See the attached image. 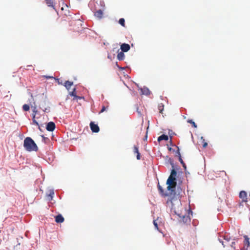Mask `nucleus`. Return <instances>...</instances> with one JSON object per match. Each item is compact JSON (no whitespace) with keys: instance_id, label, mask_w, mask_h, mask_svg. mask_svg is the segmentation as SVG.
Listing matches in <instances>:
<instances>
[{"instance_id":"nucleus-1","label":"nucleus","mask_w":250,"mask_h":250,"mask_svg":"<svg viewBox=\"0 0 250 250\" xmlns=\"http://www.w3.org/2000/svg\"><path fill=\"white\" fill-rule=\"evenodd\" d=\"M167 204L171 206V209L179 217V221L184 223H189L190 222V218L189 216V213L187 211L185 210L184 213L180 212L179 208L182 207L180 200L174 198L168 199Z\"/></svg>"},{"instance_id":"nucleus-2","label":"nucleus","mask_w":250,"mask_h":250,"mask_svg":"<svg viewBox=\"0 0 250 250\" xmlns=\"http://www.w3.org/2000/svg\"><path fill=\"white\" fill-rule=\"evenodd\" d=\"M177 175V171L174 168H173L169 176L167 181V189L171 192L174 191V189L177 185L176 177Z\"/></svg>"},{"instance_id":"nucleus-3","label":"nucleus","mask_w":250,"mask_h":250,"mask_svg":"<svg viewBox=\"0 0 250 250\" xmlns=\"http://www.w3.org/2000/svg\"><path fill=\"white\" fill-rule=\"evenodd\" d=\"M23 146L28 151H37L38 149V147L35 142L31 138L29 137L25 138L23 143Z\"/></svg>"},{"instance_id":"nucleus-4","label":"nucleus","mask_w":250,"mask_h":250,"mask_svg":"<svg viewBox=\"0 0 250 250\" xmlns=\"http://www.w3.org/2000/svg\"><path fill=\"white\" fill-rule=\"evenodd\" d=\"M90 127L93 132L97 133L100 131V128L98 125L91 122L90 123Z\"/></svg>"},{"instance_id":"nucleus-5","label":"nucleus","mask_w":250,"mask_h":250,"mask_svg":"<svg viewBox=\"0 0 250 250\" xmlns=\"http://www.w3.org/2000/svg\"><path fill=\"white\" fill-rule=\"evenodd\" d=\"M56 125L55 123L53 122H50L47 124L46 129L49 131H53Z\"/></svg>"},{"instance_id":"nucleus-6","label":"nucleus","mask_w":250,"mask_h":250,"mask_svg":"<svg viewBox=\"0 0 250 250\" xmlns=\"http://www.w3.org/2000/svg\"><path fill=\"white\" fill-rule=\"evenodd\" d=\"M239 197L242 200L243 202H247L248 201L247 193L244 190L240 192Z\"/></svg>"},{"instance_id":"nucleus-7","label":"nucleus","mask_w":250,"mask_h":250,"mask_svg":"<svg viewBox=\"0 0 250 250\" xmlns=\"http://www.w3.org/2000/svg\"><path fill=\"white\" fill-rule=\"evenodd\" d=\"M244 238L245 239L244 241V247L242 250H247L250 246L249 238L247 235L244 236Z\"/></svg>"},{"instance_id":"nucleus-8","label":"nucleus","mask_w":250,"mask_h":250,"mask_svg":"<svg viewBox=\"0 0 250 250\" xmlns=\"http://www.w3.org/2000/svg\"><path fill=\"white\" fill-rule=\"evenodd\" d=\"M130 48V45L127 43H124L121 45V49L123 52H126Z\"/></svg>"},{"instance_id":"nucleus-9","label":"nucleus","mask_w":250,"mask_h":250,"mask_svg":"<svg viewBox=\"0 0 250 250\" xmlns=\"http://www.w3.org/2000/svg\"><path fill=\"white\" fill-rule=\"evenodd\" d=\"M64 219L61 214H59L55 217V221L57 223H62L63 222Z\"/></svg>"},{"instance_id":"nucleus-10","label":"nucleus","mask_w":250,"mask_h":250,"mask_svg":"<svg viewBox=\"0 0 250 250\" xmlns=\"http://www.w3.org/2000/svg\"><path fill=\"white\" fill-rule=\"evenodd\" d=\"M45 2L48 7H52L54 9H55L54 0H45Z\"/></svg>"},{"instance_id":"nucleus-11","label":"nucleus","mask_w":250,"mask_h":250,"mask_svg":"<svg viewBox=\"0 0 250 250\" xmlns=\"http://www.w3.org/2000/svg\"><path fill=\"white\" fill-rule=\"evenodd\" d=\"M94 15L99 19H101L103 16V12L102 10L99 9L95 12Z\"/></svg>"},{"instance_id":"nucleus-12","label":"nucleus","mask_w":250,"mask_h":250,"mask_svg":"<svg viewBox=\"0 0 250 250\" xmlns=\"http://www.w3.org/2000/svg\"><path fill=\"white\" fill-rule=\"evenodd\" d=\"M133 152L134 153L137 154V156H136L137 159L140 160L141 159V155H140V153L139 152L138 146H134Z\"/></svg>"},{"instance_id":"nucleus-13","label":"nucleus","mask_w":250,"mask_h":250,"mask_svg":"<svg viewBox=\"0 0 250 250\" xmlns=\"http://www.w3.org/2000/svg\"><path fill=\"white\" fill-rule=\"evenodd\" d=\"M158 188L160 193L162 194V195L164 196H168V194L165 192L164 190L163 189L162 187L159 184H158Z\"/></svg>"},{"instance_id":"nucleus-14","label":"nucleus","mask_w":250,"mask_h":250,"mask_svg":"<svg viewBox=\"0 0 250 250\" xmlns=\"http://www.w3.org/2000/svg\"><path fill=\"white\" fill-rule=\"evenodd\" d=\"M124 52H123L122 51L120 52H118L117 56L118 60L122 61L125 59V54Z\"/></svg>"},{"instance_id":"nucleus-15","label":"nucleus","mask_w":250,"mask_h":250,"mask_svg":"<svg viewBox=\"0 0 250 250\" xmlns=\"http://www.w3.org/2000/svg\"><path fill=\"white\" fill-rule=\"evenodd\" d=\"M168 140V137L167 135L163 134L158 138V141L160 142L162 140L167 141Z\"/></svg>"},{"instance_id":"nucleus-16","label":"nucleus","mask_w":250,"mask_h":250,"mask_svg":"<svg viewBox=\"0 0 250 250\" xmlns=\"http://www.w3.org/2000/svg\"><path fill=\"white\" fill-rule=\"evenodd\" d=\"M220 243H222L224 248L226 247H228L229 244V240L226 239L225 238H224L225 241L221 240V239H219Z\"/></svg>"},{"instance_id":"nucleus-17","label":"nucleus","mask_w":250,"mask_h":250,"mask_svg":"<svg viewBox=\"0 0 250 250\" xmlns=\"http://www.w3.org/2000/svg\"><path fill=\"white\" fill-rule=\"evenodd\" d=\"M108 108H109V104H108V103H106V104H103L102 106V109L101 110V111L100 112V113H103L104 111H106V110H107L108 109Z\"/></svg>"},{"instance_id":"nucleus-18","label":"nucleus","mask_w":250,"mask_h":250,"mask_svg":"<svg viewBox=\"0 0 250 250\" xmlns=\"http://www.w3.org/2000/svg\"><path fill=\"white\" fill-rule=\"evenodd\" d=\"M73 84V83L72 82L67 81L65 83L64 86L68 90H69Z\"/></svg>"},{"instance_id":"nucleus-19","label":"nucleus","mask_w":250,"mask_h":250,"mask_svg":"<svg viewBox=\"0 0 250 250\" xmlns=\"http://www.w3.org/2000/svg\"><path fill=\"white\" fill-rule=\"evenodd\" d=\"M54 194V192L53 190H50L49 191V193L47 194V197L48 198L49 200H52Z\"/></svg>"},{"instance_id":"nucleus-20","label":"nucleus","mask_w":250,"mask_h":250,"mask_svg":"<svg viewBox=\"0 0 250 250\" xmlns=\"http://www.w3.org/2000/svg\"><path fill=\"white\" fill-rule=\"evenodd\" d=\"M164 109V105L163 104H160L158 105V110H159V112L163 114V110Z\"/></svg>"},{"instance_id":"nucleus-21","label":"nucleus","mask_w":250,"mask_h":250,"mask_svg":"<svg viewBox=\"0 0 250 250\" xmlns=\"http://www.w3.org/2000/svg\"><path fill=\"white\" fill-rule=\"evenodd\" d=\"M34 106L31 105V107L32 108L33 113L37 114V113L38 112V110H37V106H36V105L35 104V102H34Z\"/></svg>"},{"instance_id":"nucleus-22","label":"nucleus","mask_w":250,"mask_h":250,"mask_svg":"<svg viewBox=\"0 0 250 250\" xmlns=\"http://www.w3.org/2000/svg\"><path fill=\"white\" fill-rule=\"evenodd\" d=\"M22 109L24 111H29V109H30V106L28 104H24L23 106H22Z\"/></svg>"},{"instance_id":"nucleus-23","label":"nucleus","mask_w":250,"mask_h":250,"mask_svg":"<svg viewBox=\"0 0 250 250\" xmlns=\"http://www.w3.org/2000/svg\"><path fill=\"white\" fill-rule=\"evenodd\" d=\"M119 23L123 27H125V20L124 18H121L119 20Z\"/></svg>"},{"instance_id":"nucleus-24","label":"nucleus","mask_w":250,"mask_h":250,"mask_svg":"<svg viewBox=\"0 0 250 250\" xmlns=\"http://www.w3.org/2000/svg\"><path fill=\"white\" fill-rule=\"evenodd\" d=\"M188 122L190 123V124H191L193 127H194V128H196L197 127L196 124L192 120H188Z\"/></svg>"},{"instance_id":"nucleus-25","label":"nucleus","mask_w":250,"mask_h":250,"mask_svg":"<svg viewBox=\"0 0 250 250\" xmlns=\"http://www.w3.org/2000/svg\"><path fill=\"white\" fill-rule=\"evenodd\" d=\"M69 94L71 96H73L74 98L76 96V88H74L72 92H70Z\"/></svg>"},{"instance_id":"nucleus-26","label":"nucleus","mask_w":250,"mask_h":250,"mask_svg":"<svg viewBox=\"0 0 250 250\" xmlns=\"http://www.w3.org/2000/svg\"><path fill=\"white\" fill-rule=\"evenodd\" d=\"M153 225L155 228V229L157 230L159 229V228H158V224L156 222V220H154L153 221Z\"/></svg>"},{"instance_id":"nucleus-27","label":"nucleus","mask_w":250,"mask_h":250,"mask_svg":"<svg viewBox=\"0 0 250 250\" xmlns=\"http://www.w3.org/2000/svg\"><path fill=\"white\" fill-rule=\"evenodd\" d=\"M81 99H82V97L78 96L77 95L74 98H73V100L76 101H78V100H80Z\"/></svg>"},{"instance_id":"nucleus-28","label":"nucleus","mask_w":250,"mask_h":250,"mask_svg":"<svg viewBox=\"0 0 250 250\" xmlns=\"http://www.w3.org/2000/svg\"><path fill=\"white\" fill-rule=\"evenodd\" d=\"M179 160L182 165V164H183L184 163L181 158V154H179Z\"/></svg>"},{"instance_id":"nucleus-29","label":"nucleus","mask_w":250,"mask_h":250,"mask_svg":"<svg viewBox=\"0 0 250 250\" xmlns=\"http://www.w3.org/2000/svg\"><path fill=\"white\" fill-rule=\"evenodd\" d=\"M32 121L34 124L38 126L39 125V123L36 121L35 118H32Z\"/></svg>"},{"instance_id":"nucleus-30","label":"nucleus","mask_w":250,"mask_h":250,"mask_svg":"<svg viewBox=\"0 0 250 250\" xmlns=\"http://www.w3.org/2000/svg\"><path fill=\"white\" fill-rule=\"evenodd\" d=\"M235 245V243L234 242H232L231 244H230V246L235 249V247H234V245Z\"/></svg>"},{"instance_id":"nucleus-31","label":"nucleus","mask_w":250,"mask_h":250,"mask_svg":"<svg viewBox=\"0 0 250 250\" xmlns=\"http://www.w3.org/2000/svg\"><path fill=\"white\" fill-rule=\"evenodd\" d=\"M207 146H208V143L206 142H205V143H204V144L203 145V147L204 148H206Z\"/></svg>"},{"instance_id":"nucleus-32","label":"nucleus","mask_w":250,"mask_h":250,"mask_svg":"<svg viewBox=\"0 0 250 250\" xmlns=\"http://www.w3.org/2000/svg\"><path fill=\"white\" fill-rule=\"evenodd\" d=\"M36 115V114H35V113H32V118H33V119L35 118Z\"/></svg>"},{"instance_id":"nucleus-33","label":"nucleus","mask_w":250,"mask_h":250,"mask_svg":"<svg viewBox=\"0 0 250 250\" xmlns=\"http://www.w3.org/2000/svg\"><path fill=\"white\" fill-rule=\"evenodd\" d=\"M176 153H177L176 156L179 157V154H180L179 149H178Z\"/></svg>"},{"instance_id":"nucleus-34","label":"nucleus","mask_w":250,"mask_h":250,"mask_svg":"<svg viewBox=\"0 0 250 250\" xmlns=\"http://www.w3.org/2000/svg\"><path fill=\"white\" fill-rule=\"evenodd\" d=\"M44 77H45L46 79H49V78H53V77H50V76H44Z\"/></svg>"},{"instance_id":"nucleus-35","label":"nucleus","mask_w":250,"mask_h":250,"mask_svg":"<svg viewBox=\"0 0 250 250\" xmlns=\"http://www.w3.org/2000/svg\"><path fill=\"white\" fill-rule=\"evenodd\" d=\"M182 166H183V167L185 168H186V164H185V163H184L183 164H182Z\"/></svg>"},{"instance_id":"nucleus-36","label":"nucleus","mask_w":250,"mask_h":250,"mask_svg":"<svg viewBox=\"0 0 250 250\" xmlns=\"http://www.w3.org/2000/svg\"><path fill=\"white\" fill-rule=\"evenodd\" d=\"M118 67H119V69H124V68H123V67H120V66H118Z\"/></svg>"},{"instance_id":"nucleus-37","label":"nucleus","mask_w":250,"mask_h":250,"mask_svg":"<svg viewBox=\"0 0 250 250\" xmlns=\"http://www.w3.org/2000/svg\"><path fill=\"white\" fill-rule=\"evenodd\" d=\"M146 139L147 138V134H146Z\"/></svg>"},{"instance_id":"nucleus-38","label":"nucleus","mask_w":250,"mask_h":250,"mask_svg":"<svg viewBox=\"0 0 250 250\" xmlns=\"http://www.w3.org/2000/svg\"><path fill=\"white\" fill-rule=\"evenodd\" d=\"M172 167H174V165L173 164H172Z\"/></svg>"}]
</instances>
